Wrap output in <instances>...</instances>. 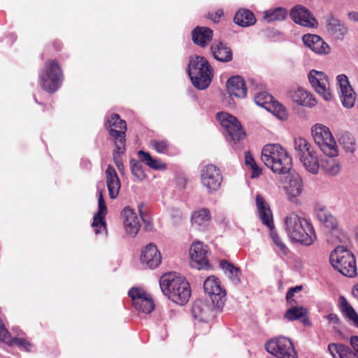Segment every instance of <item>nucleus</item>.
Masks as SVG:
<instances>
[{"mask_svg": "<svg viewBox=\"0 0 358 358\" xmlns=\"http://www.w3.org/2000/svg\"><path fill=\"white\" fill-rule=\"evenodd\" d=\"M213 69L206 57L195 55L191 57L188 74L193 85L199 90L206 89L210 83Z\"/></svg>", "mask_w": 358, "mask_h": 358, "instance_id": "20e7f679", "label": "nucleus"}, {"mask_svg": "<svg viewBox=\"0 0 358 358\" xmlns=\"http://www.w3.org/2000/svg\"><path fill=\"white\" fill-rule=\"evenodd\" d=\"M267 110L271 112L280 120H285L287 117V113L285 107L276 101H273L272 103L268 106Z\"/></svg>", "mask_w": 358, "mask_h": 358, "instance_id": "c03bdc74", "label": "nucleus"}, {"mask_svg": "<svg viewBox=\"0 0 358 358\" xmlns=\"http://www.w3.org/2000/svg\"><path fill=\"white\" fill-rule=\"evenodd\" d=\"M213 31L206 27H196L192 32L193 42L201 46L205 47L213 38Z\"/></svg>", "mask_w": 358, "mask_h": 358, "instance_id": "c756f323", "label": "nucleus"}, {"mask_svg": "<svg viewBox=\"0 0 358 358\" xmlns=\"http://www.w3.org/2000/svg\"><path fill=\"white\" fill-rule=\"evenodd\" d=\"M233 22H257V20L251 10L241 8L235 14Z\"/></svg>", "mask_w": 358, "mask_h": 358, "instance_id": "ea45409f", "label": "nucleus"}, {"mask_svg": "<svg viewBox=\"0 0 358 358\" xmlns=\"http://www.w3.org/2000/svg\"><path fill=\"white\" fill-rule=\"evenodd\" d=\"M342 143L343 145V148L346 152L352 153L355 151V145L354 141H350L349 142H345L343 141Z\"/></svg>", "mask_w": 358, "mask_h": 358, "instance_id": "603ef678", "label": "nucleus"}, {"mask_svg": "<svg viewBox=\"0 0 358 358\" xmlns=\"http://www.w3.org/2000/svg\"><path fill=\"white\" fill-rule=\"evenodd\" d=\"M348 15L351 20L358 21V12H350Z\"/></svg>", "mask_w": 358, "mask_h": 358, "instance_id": "13d9d810", "label": "nucleus"}, {"mask_svg": "<svg viewBox=\"0 0 358 358\" xmlns=\"http://www.w3.org/2000/svg\"><path fill=\"white\" fill-rule=\"evenodd\" d=\"M237 24L239 25L241 27H248L249 25H251L252 24H243V23H241V24Z\"/></svg>", "mask_w": 358, "mask_h": 358, "instance_id": "680f3d73", "label": "nucleus"}, {"mask_svg": "<svg viewBox=\"0 0 358 358\" xmlns=\"http://www.w3.org/2000/svg\"><path fill=\"white\" fill-rule=\"evenodd\" d=\"M274 35H275V34H272V35H271V34H268V36H274Z\"/></svg>", "mask_w": 358, "mask_h": 358, "instance_id": "69168bd1", "label": "nucleus"}, {"mask_svg": "<svg viewBox=\"0 0 358 358\" xmlns=\"http://www.w3.org/2000/svg\"><path fill=\"white\" fill-rule=\"evenodd\" d=\"M315 213L317 219L327 227L334 228L336 226L335 218L329 213L325 207L317 206L315 208Z\"/></svg>", "mask_w": 358, "mask_h": 358, "instance_id": "c9c22d12", "label": "nucleus"}, {"mask_svg": "<svg viewBox=\"0 0 358 358\" xmlns=\"http://www.w3.org/2000/svg\"><path fill=\"white\" fill-rule=\"evenodd\" d=\"M308 80L315 92L324 100L330 101L333 96L330 91L327 76L322 71L312 70L308 73Z\"/></svg>", "mask_w": 358, "mask_h": 358, "instance_id": "4468645a", "label": "nucleus"}, {"mask_svg": "<svg viewBox=\"0 0 358 358\" xmlns=\"http://www.w3.org/2000/svg\"><path fill=\"white\" fill-rule=\"evenodd\" d=\"M126 233L134 237L140 229L138 217L134 210L129 207L124 208L122 213Z\"/></svg>", "mask_w": 358, "mask_h": 358, "instance_id": "4be33fe9", "label": "nucleus"}, {"mask_svg": "<svg viewBox=\"0 0 358 358\" xmlns=\"http://www.w3.org/2000/svg\"><path fill=\"white\" fill-rule=\"evenodd\" d=\"M63 75L58 63L50 60L45 63L39 74L41 87L48 92H55L62 85Z\"/></svg>", "mask_w": 358, "mask_h": 358, "instance_id": "0eeeda50", "label": "nucleus"}, {"mask_svg": "<svg viewBox=\"0 0 358 358\" xmlns=\"http://www.w3.org/2000/svg\"><path fill=\"white\" fill-rule=\"evenodd\" d=\"M330 263L342 275L354 278L357 275V266L354 255L343 246H338L330 255Z\"/></svg>", "mask_w": 358, "mask_h": 358, "instance_id": "39448f33", "label": "nucleus"}, {"mask_svg": "<svg viewBox=\"0 0 358 358\" xmlns=\"http://www.w3.org/2000/svg\"><path fill=\"white\" fill-rule=\"evenodd\" d=\"M287 10L282 7H277L273 9H269L264 12L263 18L267 22L273 21H283L287 16Z\"/></svg>", "mask_w": 358, "mask_h": 358, "instance_id": "f704fd0d", "label": "nucleus"}, {"mask_svg": "<svg viewBox=\"0 0 358 358\" xmlns=\"http://www.w3.org/2000/svg\"><path fill=\"white\" fill-rule=\"evenodd\" d=\"M113 159L119 171H122L124 168L123 164L118 159V157L115 155V154H113Z\"/></svg>", "mask_w": 358, "mask_h": 358, "instance_id": "4d7b16f0", "label": "nucleus"}, {"mask_svg": "<svg viewBox=\"0 0 358 358\" xmlns=\"http://www.w3.org/2000/svg\"><path fill=\"white\" fill-rule=\"evenodd\" d=\"M289 16L294 22H317L310 11L301 5L294 6L289 11Z\"/></svg>", "mask_w": 358, "mask_h": 358, "instance_id": "bb28decb", "label": "nucleus"}, {"mask_svg": "<svg viewBox=\"0 0 358 358\" xmlns=\"http://www.w3.org/2000/svg\"><path fill=\"white\" fill-rule=\"evenodd\" d=\"M301 24L305 27H315V24L311 23V24Z\"/></svg>", "mask_w": 358, "mask_h": 358, "instance_id": "052dcab7", "label": "nucleus"}, {"mask_svg": "<svg viewBox=\"0 0 358 358\" xmlns=\"http://www.w3.org/2000/svg\"><path fill=\"white\" fill-rule=\"evenodd\" d=\"M327 22L331 23V22H339L338 20H336V21L329 20Z\"/></svg>", "mask_w": 358, "mask_h": 358, "instance_id": "0e129e2a", "label": "nucleus"}, {"mask_svg": "<svg viewBox=\"0 0 358 358\" xmlns=\"http://www.w3.org/2000/svg\"><path fill=\"white\" fill-rule=\"evenodd\" d=\"M302 39L305 45L317 54L327 55L330 52L329 45L317 35L306 34Z\"/></svg>", "mask_w": 358, "mask_h": 358, "instance_id": "b1692460", "label": "nucleus"}, {"mask_svg": "<svg viewBox=\"0 0 358 358\" xmlns=\"http://www.w3.org/2000/svg\"><path fill=\"white\" fill-rule=\"evenodd\" d=\"M256 205L259 218L261 219L263 224L266 225L271 231L270 237L273 241V243L275 246V250H278L283 255H287L289 250L282 241L281 237H280V236L274 229L273 215L271 209L268 205L266 203L264 199L259 194L256 196Z\"/></svg>", "mask_w": 358, "mask_h": 358, "instance_id": "423d86ee", "label": "nucleus"}, {"mask_svg": "<svg viewBox=\"0 0 358 358\" xmlns=\"http://www.w3.org/2000/svg\"><path fill=\"white\" fill-rule=\"evenodd\" d=\"M328 349L334 358H358L353 350L340 343H331Z\"/></svg>", "mask_w": 358, "mask_h": 358, "instance_id": "473e14b6", "label": "nucleus"}, {"mask_svg": "<svg viewBox=\"0 0 358 358\" xmlns=\"http://www.w3.org/2000/svg\"><path fill=\"white\" fill-rule=\"evenodd\" d=\"M326 319L329 321V324L334 325V328H336L335 325L338 324L339 318L336 314H329L325 316Z\"/></svg>", "mask_w": 358, "mask_h": 358, "instance_id": "864d4df0", "label": "nucleus"}, {"mask_svg": "<svg viewBox=\"0 0 358 358\" xmlns=\"http://www.w3.org/2000/svg\"><path fill=\"white\" fill-rule=\"evenodd\" d=\"M217 119L227 134L229 142L236 144L245 136L241 124L235 117L227 113H219Z\"/></svg>", "mask_w": 358, "mask_h": 358, "instance_id": "9d476101", "label": "nucleus"}, {"mask_svg": "<svg viewBox=\"0 0 358 358\" xmlns=\"http://www.w3.org/2000/svg\"><path fill=\"white\" fill-rule=\"evenodd\" d=\"M192 313L195 319L201 322H208L214 317L212 308L202 300H196L194 301Z\"/></svg>", "mask_w": 358, "mask_h": 358, "instance_id": "393cba45", "label": "nucleus"}, {"mask_svg": "<svg viewBox=\"0 0 358 358\" xmlns=\"http://www.w3.org/2000/svg\"><path fill=\"white\" fill-rule=\"evenodd\" d=\"M262 160L274 173L285 174L290 171L292 158L279 144H268L262 150Z\"/></svg>", "mask_w": 358, "mask_h": 358, "instance_id": "7ed1b4c3", "label": "nucleus"}, {"mask_svg": "<svg viewBox=\"0 0 358 358\" xmlns=\"http://www.w3.org/2000/svg\"><path fill=\"white\" fill-rule=\"evenodd\" d=\"M107 213V208L104 202L103 191L99 190L98 198V210L94 215L92 227L94 229V233L98 234H106V224L104 220Z\"/></svg>", "mask_w": 358, "mask_h": 358, "instance_id": "dca6fc26", "label": "nucleus"}, {"mask_svg": "<svg viewBox=\"0 0 358 358\" xmlns=\"http://www.w3.org/2000/svg\"><path fill=\"white\" fill-rule=\"evenodd\" d=\"M131 169L133 175L138 180H142L145 178L144 171L142 169L141 164L138 162H131Z\"/></svg>", "mask_w": 358, "mask_h": 358, "instance_id": "09e8293b", "label": "nucleus"}, {"mask_svg": "<svg viewBox=\"0 0 358 358\" xmlns=\"http://www.w3.org/2000/svg\"><path fill=\"white\" fill-rule=\"evenodd\" d=\"M208 252L207 245H203L200 241L194 242L189 250L192 266L199 270L210 268Z\"/></svg>", "mask_w": 358, "mask_h": 358, "instance_id": "2eb2a0df", "label": "nucleus"}, {"mask_svg": "<svg viewBox=\"0 0 358 358\" xmlns=\"http://www.w3.org/2000/svg\"><path fill=\"white\" fill-rule=\"evenodd\" d=\"M210 49L214 58L217 61L222 62H229L231 61L233 57L232 50L226 44L220 41L214 42Z\"/></svg>", "mask_w": 358, "mask_h": 358, "instance_id": "c85d7f7f", "label": "nucleus"}, {"mask_svg": "<svg viewBox=\"0 0 358 358\" xmlns=\"http://www.w3.org/2000/svg\"><path fill=\"white\" fill-rule=\"evenodd\" d=\"M160 288L173 302L184 305L189 299L191 289L186 279L175 272L164 274L159 280Z\"/></svg>", "mask_w": 358, "mask_h": 358, "instance_id": "f257e3e1", "label": "nucleus"}, {"mask_svg": "<svg viewBox=\"0 0 358 358\" xmlns=\"http://www.w3.org/2000/svg\"><path fill=\"white\" fill-rule=\"evenodd\" d=\"M307 313V309L303 306H294L287 310L285 317L289 321H293L306 317Z\"/></svg>", "mask_w": 358, "mask_h": 358, "instance_id": "a19ab883", "label": "nucleus"}, {"mask_svg": "<svg viewBox=\"0 0 358 358\" xmlns=\"http://www.w3.org/2000/svg\"><path fill=\"white\" fill-rule=\"evenodd\" d=\"M105 127L110 135L117 140L119 137H124L127 130L126 122L117 114L112 113L106 117Z\"/></svg>", "mask_w": 358, "mask_h": 358, "instance_id": "a211bd4d", "label": "nucleus"}, {"mask_svg": "<svg viewBox=\"0 0 358 358\" xmlns=\"http://www.w3.org/2000/svg\"><path fill=\"white\" fill-rule=\"evenodd\" d=\"M284 225L288 237L293 241L309 246L317 239L310 222L296 213L287 215L285 218Z\"/></svg>", "mask_w": 358, "mask_h": 358, "instance_id": "f03ea898", "label": "nucleus"}, {"mask_svg": "<svg viewBox=\"0 0 358 358\" xmlns=\"http://www.w3.org/2000/svg\"><path fill=\"white\" fill-rule=\"evenodd\" d=\"M124 137H119L117 140H115L116 150L114 152V154H115L116 156L124 152Z\"/></svg>", "mask_w": 358, "mask_h": 358, "instance_id": "8fccbe9b", "label": "nucleus"}, {"mask_svg": "<svg viewBox=\"0 0 358 358\" xmlns=\"http://www.w3.org/2000/svg\"><path fill=\"white\" fill-rule=\"evenodd\" d=\"M294 148L296 155L299 159L314 149L311 144L306 138L302 137L294 138Z\"/></svg>", "mask_w": 358, "mask_h": 358, "instance_id": "e433bc0d", "label": "nucleus"}, {"mask_svg": "<svg viewBox=\"0 0 358 358\" xmlns=\"http://www.w3.org/2000/svg\"><path fill=\"white\" fill-rule=\"evenodd\" d=\"M350 345L356 353V355L358 356V336H351L350 340Z\"/></svg>", "mask_w": 358, "mask_h": 358, "instance_id": "5fc2aeb1", "label": "nucleus"}, {"mask_svg": "<svg viewBox=\"0 0 358 358\" xmlns=\"http://www.w3.org/2000/svg\"><path fill=\"white\" fill-rule=\"evenodd\" d=\"M337 84L341 90V100L346 108L352 107L356 101V94L353 91L348 78L345 74H340L336 77Z\"/></svg>", "mask_w": 358, "mask_h": 358, "instance_id": "f3484780", "label": "nucleus"}, {"mask_svg": "<svg viewBox=\"0 0 358 358\" xmlns=\"http://www.w3.org/2000/svg\"><path fill=\"white\" fill-rule=\"evenodd\" d=\"M311 133L315 143L324 155L328 157L337 155L336 141L327 127L316 124L312 127Z\"/></svg>", "mask_w": 358, "mask_h": 358, "instance_id": "6e6552de", "label": "nucleus"}, {"mask_svg": "<svg viewBox=\"0 0 358 358\" xmlns=\"http://www.w3.org/2000/svg\"><path fill=\"white\" fill-rule=\"evenodd\" d=\"M303 189V185L301 176L298 173H291L289 176L288 183L285 191L290 201L296 203Z\"/></svg>", "mask_w": 358, "mask_h": 358, "instance_id": "5701e85b", "label": "nucleus"}, {"mask_svg": "<svg viewBox=\"0 0 358 358\" xmlns=\"http://www.w3.org/2000/svg\"><path fill=\"white\" fill-rule=\"evenodd\" d=\"M150 147L159 154L166 155L169 152L170 144L164 139H154L150 142Z\"/></svg>", "mask_w": 358, "mask_h": 358, "instance_id": "a18cd8bd", "label": "nucleus"}, {"mask_svg": "<svg viewBox=\"0 0 358 358\" xmlns=\"http://www.w3.org/2000/svg\"><path fill=\"white\" fill-rule=\"evenodd\" d=\"M266 351L278 358H296L292 341L284 336L269 340L265 345Z\"/></svg>", "mask_w": 358, "mask_h": 358, "instance_id": "1a4fd4ad", "label": "nucleus"}, {"mask_svg": "<svg viewBox=\"0 0 358 358\" xmlns=\"http://www.w3.org/2000/svg\"><path fill=\"white\" fill-rule=\"evenodd\" d=\"M0 341H2L9 345H16L24 350L31 351L32 345L28 341L24 338L15 337L10 338L8 330L5 328L4 325L0 321Z\"/></svg>", "mask_w": 358, "mask_h": 358, "instance_id": "7c9ffc66", "label": "nucleus"}, {"mask_svg": "<svg viewBox=\"0 0 358 358\" xmlns=\"http://www.w3.org/2000/svg\"><path fill=\"white\" fill-rule=\"evenodd\" d=\"M299 290H301V287L299 286L290 288L287 292L286 295L287 301H289L292 296H294V293L299 292Z\"/></svg>", "mask_w": 358, "mask_h": 358, "instance_id": "6e6d98bb", "label": "nucleus"}, {"mask_svg": "<svg viewBox=\"0 0 358 358\" xmlns=\"http://www.w3.org/2000/svg\"><path fill=\"white\" fill-rule=\"evenodd\" d=\"M227 91L230 96L244 98L247 94V88L244 80L238 76L231 77L227 83Z\"/></svg>", "mask_w": 358, "mask_h": 358, "instance_id": "a878e982", "label": "nucleus"}, {"mask_svg": "<svg viewBox=\"0 0 358 358\" xmlns=\"http://www.w3.org/2000/svg\"><path fill=\"white\" fill-rule=\"evenodd\" d=\"M132 306L139 313H150L155 308V303L150 294L141 288H131L129 292Z\"/></svg>", "mask_w": 358, "mask_h": 358, "instance_id": "f8f14e48", "label": "nucleus"}, {"mask_svg": "<svg viewBox=\"0 0 358 358\" xmlns=\"http://www.w3.org/2000/svg\"><path fill=\"white\" fill-rule=\"evenodd\" d=\"M254 100L257 105L267 110L268 106L272 103L273 98L266 92H260L255 95Z\"/></svg>", "mask_w": 358, "mask_h": 358, "instance_id": "49530a36", "label": "nucleus"}, {"mask_svg": "<svg viewBox=\"0 0 358 358\" xmlns=\"http://www.w3.org/2000/svg\"><path fill=\"white\" fill-rule=\"evenodd\" d=\"M138 156L143 162L153 169L161 170L166 168L165 164L160 159L153 158L148 152L141 150L138 152Z\"/></svg>", "mask_w": 358, "mask_h": 358, "instance_id": "4c0bfd02", "label": "nucleus"}, {"mask_svg": "<svg viewBox=\"0 0 358 358\" xmlns=\"http://www.w3.org/2000/svg\"><path fill=\"white\" fill-rule=\"evenodd\" d=\"M141 261L150 268H156L161 264V254L155 244L150 243L144 248L141 252Z\"/></svg>", "mask_w": 358, "mask_h": 358, "instance_id": "aec40b11", "label": "nucleus"}, {"mask_svg": "<svg viewBox=\"0 0 358 358\" xmlns=\"http://www.w3.org/2000/svg\"><path fill=\"white\" fill-rule=\"evenodd\" d=\"M224 12L222 10H218L214 13H209L208 14V19L210 20L212 22H218L219 19L223 15Z\"/></svg>", "mask_w": 358, "mask_h": 358, "instance_id": "3c124183", "label": "nucleus"}, {"mask_svg": "<svg viewBox=\"0 0 358 358\" xmlns=\"http://www.w3.org/2000/svg\"><path fill=\"white\" fill-rule=\"evenodd\" d=\"M211 220L210 213L207 208L195 210L191 217L192 225L199 230H204L208 226Z\"/></svg>", "mask_w": 358, "mask_h": 358, "instance_id": "cd10ccee", "label": "nucleus"}, {"mask_svg": "<svg viewBox=\"0 0 358 358\" xmlns=\"http://www.w3.org/2000/svg\"><path fill=\"white\" fill-rule=\"evenodd\" d=\"M353 296L358 299V285L352 289Z\"/></svg>", "mask_w": 358, "mask_h": 358, "instance_id": "bf43d9fd", "label": "nucleus"}, {"mask_svg": "<svg viewBox=\"0 0 358 358\" xmlns=\"http://www.w3.org/2000/svg\"><path fill=\"white\" fill-rule=\"evenodd\" d=\"M341 300L343 312L353 324L358 328V315L343 297H341Z\"/></svg>", "mask_w": 358, "mask_h": 358, "instance_id": "79ce46f5", "label": "nucleus"}, {"mask_svg": "<svg viewBox=\"0 0 358 358\" xmlns=\"http://www.w3.org/2000/svg\"><path fill=\"white\" fill-rule=\"evenodd\" d=\"M220 266L224 271V274L234 284L240 282L241 271L238 267H236L227 260H221L220 262Z\"/></svg>", "mask_w": 358, "mask_h": 358, "instance_id": "72a5a7b5", "label": "nucleus"}, {"mask_svg": "<svg viewBox=\"0 0 358 358\" xmlns=\"http://www.w3.org/2000/svg\"><path fill=\"white\" fill-rule=\"evenodd\" d=\"M203 289L205 293L217 308L224 306L226 301V292L220 286L217 278L213 275L208 277L203 282Z\"/></svg>", "mask_w": 358, "mask_h": 358, "instance_id": "ddd939ff", "label": "nucleus"}, {"mask_svg": "<svg viewBox=\"0 0 358 358\" xmlns=\"http://www.w3.org/2000/svg\"><path fill=\"white\" fill-rule=\"evenodd\" d=\"M201 182L211 194L217 191L222 182V175L219 168L213 164H207L201 170Z\"/></svg>", "mask_w": 358, "mask_h": 358, "instance_id": "9b49d317", "label": "nucleus"}, {"mask_svg": "<svg viewBox=\"0 0 358 358\" xmlns=\"http://www.w3.org/2000/svg\"><path fill=\"white\" fill-rule=\"evenodd\" d=\"M303 323H304L305 324H310L309 321H308L307 319H305V320H303Z\"/></svg>", "mask_w": 358, "mask_h": 358, "instance_id": "e2e57ef3", "label": "nucleus"}, {"mask_svg": "<svg viewBox=\"0 0 358 358\" xmlns=\"http://www.w3.org/2000/svg\"><path fill=\"white\" fill-rule=\"evenodd\" d=\"M329 33L336 39H342L347 33L345 24H327Z\"/></svg>", "mask_w": 358, "mask_h": 358, "instance_id": "37998d69", "label": "nucleus"}, {"mask_svg": "<svg viewBox=\"0 0 358 358\" xmlns=\"http://www.w3.org/2000/svg\"><path fill=\"white\" fill-rule=\"evenodd\" d=\"M304 168L309 172L317 174L320 169L318 156L313 149L299 159Z\"/></svg>", "mask_w": 358, "mask_h": 358, "instance_id": "2f4dec72", "label": "nucleus"}, {"mask_svg": "<svg viewBox=\"0 0 358 358\" xmlns=\"http://www.w3.org/2000/svg\"><path fill=\"white\" fill-rule=\"evenodd\" d=\"M245 163L252 170V178H257L262 173V170L259 168L250 152L247 151L245 153Z\"/></svg>", "mask_w": 358, "mask_h": 358, "instance_id": "de8ad7c7", "label": "nucleus"}, {"mask_svg": "<svg viewBox=\"0 0 358 358\" xmlns=\"http://www.w3.org/2000/svg\"><path fill=\"white\" fill-rule=\"evenodd\" d=\"M105 180L110 198L116 199L119 195L121 182L115 169L110 165L108 166L105 171Z\"/></svg>", "mask_w": 358, "mask_h": 358, "instance_id": "412c9836", "label": "nucleus"}, {"mask_svg": "<svg viewBox=\"0 0 358 358\" xmlns=\"http://www.w3.org/2000/svg\"><path fill=\"white\" fill-rule=\"evenodd\" d=\"M287 96L299 106L311 108L316 105V101L313 95L301 87H296L289 90Z\"/></svg>", "mask_w": 358, "mask_h": 358, "instance_id": "6ab92c4d", "label": "nucleus"}, {"mask_svg": "<svg viewBox=\"0 0 358 358\" xmlns=\"http://www.w3.org/2000/svg\"><path fill=\"white\" fill-rule=\"evenodd\" d=\"M320 166L331 175L338 174L341 169L339 162L334 157L322 159Z\"/></svg>", "mask_w": 358, "mask_h": 358, "instance_id": "58836bf2", "label": "nucleus"}]
</instances>
